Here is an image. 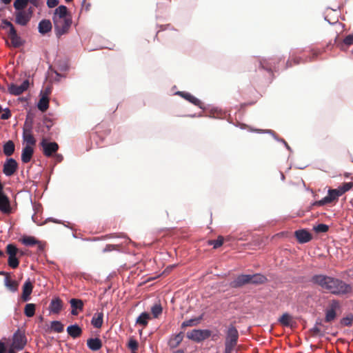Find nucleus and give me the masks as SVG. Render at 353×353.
<instances>
[{"label":"nucleus","instance_id":"7c9ffc66","mask_svg":"<svg viewBox=\"0 0 353 353\" xmlns=\"http://www.w3.org/2000/svg\"><path fill=\"white\" fill-rule=\"evenodd\" d=\"M103 322V312L96 313L91 321L92 325L96 328L101 327Z\"/></svg>","mask_w":353,"mask_h":353},{"label":"nucleus","instance_id":"e433bc0d","mask_svg":"<svg viewBox=\"0 0 353 353\" xmlns=\"http://www.w3.org/2000/svg\"><path fill=\"white\" fill-rule=\"evenodd\" d=\"M202 319V316L193 318L187 321H185L181 324V328L184 329L187 327H192L198 325Z\"/></svg>","mask_w":353,"mask_h":353},{"label":"nucleus","instance_id":"5fc2aeb1","mask_svg":"<svg viewBox=\"0 0 353 353\" xmlns=\"http://www.w3.org/2000/svg\"><path fill=\"white\" fill-rule=\"evenodd\" d=\"M6 350V348L4 343L0 341V353H5Z\"/></svg>","mask_w":353,"mask_h":353},{"label":"nucleus","instance_id":"39448f33","mask_svg":"<svg viewBox=\"0 0 353 353\" xmlns=\"http://www.w3.org/2000/svg\"><path fill=\"white\" fill-rule=\"evenodd\" d=\"M34 13L32 7L28 8L26 10L15 11L14 22L21 26H26L30 22Z\"/></svg>","mask_w":353,"mask_h":353},{"label":"nucleus","instance_id":"f8f14e48","mask_svg":"<svg viewBox=\"0 0 353 353\" xmlns=\"http://www.w3.org/2000/svg\"><path fill=\"white\" fill-rule=\"evenodd\" d=\"M18 169L17 162L12 158L7 159L3 164V172L7 176H12Z\"/></svg>","mask_w":353,"mask_h":353},{"label":"nucleus","instance_id":"f3484780","mask_svg":"<svg viewBox=\"0 0 353 353\" xmlns=\"http://www.w3.org/2000/svg\"><path fill=\"white\" fill-rule=\"evenodd\" d=\"M5 276L4 278V285L8 290H9L12 292H15L18 290L19 283L15 280H12L10 279V274L6 272V274H2Z\"/></svg>","mask_w":353,"mask_h":353},{"label":"nucleus","instance_id":"13d9d810","mask_svg":"<svg viewBox=\"0 0 353 353\" xmlns=\"http://www.w3.org/2000/svg\"><path fill=\"white\" fill-rule=\"evenodd\" d=\"M15 350H16L15 348H13V347H11L10 349L9 350V351H8V353H16Z\"/></svg>","mask_w":353,"mask_h":353},{"label":"nucleus","instance_id":"cd10ccee","mask_svg":"<svg viewBox=\"0 0 353 353\" xmlns=\"http://www.w3.org/2000/svg\"><path fill=\"white\" fill-rule=\"evenodd\" d=\"M68 334L72 338L79 337L82 334V329L77 324L70 325L67 327Z\"/></svg>","mask_w":353,"mask_h":353},{"label":"nucleus","instance_id":"f03ea898","mask_svg":"<svg viewBox=\"0 0 353 353\" xmlns=\"http://www.w3.org/2000/svg\"><path fill=\"white\" fill-rule=\"evenodd\" d=\"M56 36L59 38L66 34L71 25L72 18L65 6H59L54 10L52 16Z\"/></svg>","mask_w":353,"mask_h":353},{"label":"nucleus","instance_id":"473e14b6","mask_svg":"<svg viewBox=\"0 0 353 353\" xmlns=\"http://www.w3.org/2000/svg\"><path fill=\"white\" fill-rule=\"evenodd\" d=\"M293 321L292 316L288 313H284L282 316L279 319V323L285 327L292 326V323Z\"/></svg>","mask_w":353,"mask_h":353},{"label":"nucleus","instance_id":"72a5a7b5","mask_svg":"<svg viewBox=\"0 0 353 353\" xmlns=\"http://www.w3.org/2000/svg\"><path fill=\"white\" fill-rule=\"evenodd\" d=\"M150 319V315L148 312L141 313L137 319L136 323L146 327L148 324V321Z\"/></svg>","mask_w":353,"mask_h":353},{"label":"nucleus","instance_id":"bb28decb","mask_svg":"<svg viewBox=\"0 0 353 353\" xmlns=\"http://www.w3.org/2000/svg\"><path fill=\"white\" fill-rule=\"evenodd\" d=\"M88 347L92 351H97L102 347V342L99 338H90L87 341Z\"/></svg>","mask_w":353,"mask_h":353},{"label":"nucleus","instance_id":"423d86ee","mask_svg":"<svg viewBox=\"0 0 353 353\" xmlns=\"http://www.w3.org/2000/svg\"><path fill=\"white\" fill-rule=\"evenodd\" d=\"M341 194L337 189H329L327 195L319 201H316L312 203L313 206H322L330 203H336Z\"/></svg>","mask_w":353,"mask_h":353},{"label":"nucleus","instance_id":"79ce46f5","mask_svg":"<svg viewBox=\"0 0 353 353\" xmlns=\"http://www.w3.org/2000/svg\"><path fill=\"white\" fill-rule=\"evenodd\" d=\"M223 241L224 238L222 236H219L216 240L208 241V245H212L214 249H217L223 245Z\"/></svg>","mask_w":353,"mask_h":353},{"label":"nucleus","instance_id":"09e8293b","mask_svg":"<svg viewBox=\"0 0 353 353\" xmlns=\"http://www.w3.org/2000/svg\"><path fill=\"white\" fill-rule=\"evenodd\" d=\"M118 248H119V245L108 244V245H106V246L103 249V252H111L112 250H118Z\"/></svg>","mask_w":353,"mask_h":353},{"label":"nucleus","instance_id":"7ed1b4c3","mask_svg":"<svg viewBox=\"0 0 353 353\" xmlns=\"http://www.w3.org/2000/svg\"><path fill=\"white\" fill-rule=\"evenodd\" d=\"M225 350L224 353H232L235 347L237 345L239 340V332L236 327L231 323L227 327L225 332Z\"/></svg>","mask_w":353,"mask_h":353},{"label":"nucleus","instance_id":"49530a36","mask_svg":"<svg viewBox=\"0 0 353 353\" xmlns=\"http://www.w3.org/2000/svg\"><path fill=\"white\" fill-rule=\"evenodd\" d=\"M328 230H329L328 225L323 224V223L319 224L316 226L314 227V230L317 233L326 232L328 231Z\"/></svg>","mask_w":353,"mask_h":353},{"label":"nucleus","instance_id":"0e129e2a","mask_svg":"<svg viewBox=\"0 0 353 353\" xmlns=\"http://www.w3.org/2000/svg\"><path fill=\"white\" fill-rule=\"evenodd\" d=\"M50 127H51V125H50V124H49V125H48H48H46V128H47V129H48V130H50Z\"/></svg>","mask_w":353,"mask_h":353},{"label":"nucleus","instance_id":"4be33fe9","mask_svg":"<svg viewBox=\"0 0 353 353\" xmlns=\"http://www.w3.org/2000/svg\"><path fill=\"white\" fill-rule=\"evenodd\" d=\"M183 337L184 335L182 332L176 334H172L168 341V346L171 349L177 347L182 342Z\"/></svg>","mask_w":353,"mask_h":353},{"label":"nucleus","instance_id":"5701e85b","mask_svg":"<svg viewBox=\"0 0 353 353\" xmlns=\"http://www.w3.org/2000/svg\"><path fill=\"white\" fill-rule=\"evenodd\" d=\"M70 303L72 307L71 314L74 316H77L79 314V311L83 310V302L81 299H72L70 301Z\"/></svg>","mask_w":353,"mask_h":353},{"label":"nucleus","instance_id":"4c0bfd02","mask_svg":"<svg viewBox=\"0 0 353 353\" xmlns=\"http://www.w3.org/2000/svg\"><path fill=\"white\" fill-rule=\"evenodd\" d=\"M28 3V0H15L13 6L16 11L26 10Z\"/></svg>","mask_w":353,"mask_h":353},{"label":"nucleus","instance_id":"a211bd4d","mask_svg":"<svg viewBox=\"0 0 353 353\" xmlns=\"http://www.w3.org/2000/svg\"><path fill=\"white\" fill-rule=\"evenodd\" d=\"M63 303L59 297H55L51 300L49 310L51 313L59 314L63 309Z\"/></svg>","mask_w":353,"mask_h":353},{"label":"nucleus","instance_id":"20e7f679","mask_svg":"<svg viewBox=\"0 0 353 353\" xmlns=\"http://www.w3.org/2000/svg\"><path fill=\"white\" fill-rule=\"evenodd\" d=\"M2 28L3 29L9 28L8 32V37L11 41V43L12 46L14 48H19L22 46L23 42L21 37L17 34V30L14 27L13 24L8 21L7 19H4L2 21Z\"/></svg>","mask_w":353,"mask_h":353},{"label":"nucleus","instance_id":"37998d69","mask_svg":"<svg viewBox=\"0 0 353 353\" xmlns=\"http://www.w3.org/2000/svg\"><path fill=\"white\" fill-rule=\"evenodd\" d=\"M305 62H306L305 60L302 59L301 57H295L290 60H288V61L286 63V67L287 68L292 67L294 65H298L299 63H305Z\"/></svg>","mask_w":353,"mask_h":353},{"label":"nucleus","instance_id":"6ab92c4d","mask_svg":"<svg viewBox=\"0 0 353 353\" xmlns=\"http://www.w3.org/2000/svg\"><path fill=\"white\" fill-rule=\"evenodd\" d=\"M33 289V285L30 279H28L23 285V292L21 294V299L23 301H28L30 299V294H32Z\"/></svg>","mask_w":353,"mask_h":353},{"label":"nucleus","instance_id":"aec40b11","mask_svg":"<svg viewBox=\"0 0 353 353\" xmlns=\"http://www.w3.org/2000/svg\"><path fill=\"white\" fill-rule=\"evenodd\" d=\"M178 95L181 97L182 98L185 99V100L188 101L191 103L194 104V105H196L199 108H202V102L196 98L194 96L192 95L189 92H183V91H179L176 93Z\"/></svg>","mask_w":353,"mask_h":353},{"label":"nucleus","instance_id":"f704fd0d","mask_svg":"<svg viewBox=\"0 0 353 353\" xmlns=\"http://www.w3.org/2000/svg\"><path fill=\"white\" fill-rule=\"evenodd\" d=\"M14 152V144L12 141H7L3 145V153L5 155L10 157Z\"/></svg>","mask_w":353,"mask_h":353},{"label":"nucleus","instance_id":"393cba45","mask_svg":"<svg viewBox=\"0 0 353 353\" xmlns=\"http://www.w3.org/2000/svg\"><path fill=\"white\" fill-rule=\"evenodd\" d=\"M34 153V150L32 146L26 145L23 148L21 153V161L24 163H27L30 161Z\"/></svg>","mask_w":353,"mask_h":353},{"label":"nucleus","instance_id":"c756f323","mask_svg":"<svg viewBox=\"0 0 353 353\" xmlns=\"http://www.w3.org/2000/svg\"><path fill=\"white\" fill-rule=\"evenodd\" d=\"M21 242L26 246H33L39 244L40 249H42V246L40 245V242L37 240L34 236H24L21 239Z\"/></svg>","mask_w":353,"mask_h":353},{"label":"nucleus","instance_id":"bf43d9fd","mask_svg":"<svg viewBox=\"0 0 353 353\" xmlns=\"http://www.w3.org/2000/svg\"><path fill=\"white\" fill-rule=\"evenodd\" d=\"M12 0H1V1L5 4H9Z\"/></svg>","mask_w":353,"mask_h":353},{"label":"nucleus","instance_id":"1a4fd4ad","mask_svg":"<svg viewBox=\"0 0 353 353\" xmlns=\"http://www.w3.org/2000/svg\"><path fill=\"white\" fill-rule=\"evenodd\" d=\"M19 250L14 245H7L6 253L8 254V264L10 268L13 269L17 268L19 264V261L17 258V254Z\"/></svg>","mask_w":353,"mask_h":353},{"label":"nucleus","instance_id":"58836bf2","mask_svg":"<svg viewBox=\"0 0 353 353\" xmlns=\"http://www.w3.org/2000/svg\"><path fill=\"white\" fill-rule=\"evenodd\" d=\"M50 327L52 330L57 333H61L64 330L63 324L59 321H52Z\"/></svg>","mask_w":353,"mask_h":353},{"label":"nucleus","instance_id":"2f4dec72","mask_svg":"<svg viewBox=\"0 0 353 353\" xmlns=\"http://www.w3.org/2000/svg\"><path fill=\"white\" fill-rule=\"evenodd\" d=\"M273 61L274 60L272 59L260 60V66L261 68L268 71H272L273 69L276 68L275 63Z\"/></svg>","mask_w":353,"mask_h":353},{"label":"nucleus","instance_id":"052dcab7","mask_svg":"<svg viewBox=\"0 0 353 353\" xmlns=\"http://www.w3.org/2000/svg\"><path fill=\"white\" fill-rule=\"evenodd\" d=\"M173 353H185L183 350H178L174 351Z\"/></svg>","mask_w":353,"mask_h":353},{"label":"nucleus","instance_id":"c85d7f7f","mask_svg":"<svg viewBox=\"0 0 353 353\" xmlns=\"http://www.w3.org/2000/svg\"><path fill=\"white\" fill-rule=\"evenodd\" d=\"M249 283L252 284H262L266 282L267 279L265 276L261 274H248Z\"/></svg>","mask_w":353,"mask_h":353},{"label":"nucleus","instance_id":"de8ad7c7","mask_svg":"<svg viewBox=\"0 0 353 353\" xmlns=\"http://www.w3.org/2000/svg\"><path fill=\"white\" fill-rule=\"evenodd\" d=\"M128 347L132 350V352H136L138 350L139 343L135 339H130L128 342Z\"/></svg>","mask_w":353,"mask_h":353},{"label":"nucleus","instance_id":"e2e57ef3","mask_svg":"<svg viewBox=\"0 0 353 353\" xmlns=\"http://www.w3.org/2000/svg\"><path fill=\"white\" fill-rule=\"evenodd\" d=\"M0 193H4L3 192V185H2V184L1 183H0Z\"/></svg>","mask_w":353,"mask_h":353},{"label":"nucleus","instance_id":"a19ab883","mask_svg":"<svg viewBox=\"0 0 353 353\" xmlns=\"http://www.w3.org/2000/svg\"><path fill=\"white\" fill-rule=\"evenodd\" d=\"M163 312L162 306L160 303H156L151 307V312L154 318H158Z\"/></svg>","mask_w":353,"mask_h":353},{"label":"nucleus","instance_id":"9d476101","mask_svg":"<svg viewBox=\"0 0 353 353\" xmlns=\"http://www.w3.org/2000/svg\"><path fill=\"white\" fill-rule=\"evenodd\" d=\"M27 343V339L25 334L19 330L17 331L12 337V343L11 347L19 351L24 348Z\"/></svg>","mask_w":353,"mask_h":353},{"label":"nucleus","instance_id":"69168bd1","mask_svg":"<svg viewBox=\"0 0 353 353\" xmlns=\"http://www.w3.org/2000/svg\"><path fill=\"white\" fill-rule=\"evenodd\" d=\"M4 256L3 252L1 250H0V256Z\"/></svg>","mask_w":353,"mask_h":353},{"label":"nucleus","instance_id":"4d7b16f0","mask_svg":"<svg viewBox=\"0 0 353 353\" xmlns=\"http://www.w3.org/2000/svg\"><path fill=\"white\" fill-rule=\"evenodd\" d=\"M319 54V51H316V50L313 51L312 57L310 58V61H311L314 60L318 56Z\"/></svg>","mask_w":353,"mask_h":353},{"label":"nucleus","instance_id":"9b49d317","mask_svg":"<svg viewBox=\"0 0 353 353\" xmlns=\"http://www.w3.org/2000/svg\"><path fill=\"white\" fill-rule=\"evenodd\" d=\"M40 145L43 148V154L48 157H51L59 150V145L56 142H48L45 138L42 139Z\"/></svg>","mask_w":353,"mask_h":353},{"label":"nucleus","instance_id":"dca6fc26","mask_svg":"<svg viewBox=\"0 0 353 353\" xmlns=\"http://www.w3.org/2000/svg\"><path fill=\"white\" fill-rule=\"evenodd\" d=\"M294 235L300 243H305L312 239V234L306 230H299L294 232Z\"/></svg>","mask_w":353,"mask_h":353},{"label":"nucleus","instance_id":"412c9836","mask_svg":"<svg viewBox=\"0 0 353 353\" xmlns=\"http://www.w3.org/2000/svg\"><path fill=\"white\" fill-rule=\"evenodd\" d=\"M249 283V275L248 274H241L238 276L233 281L230 283L232 288H240L245 284Z\"/></svg>","mask_w":353,"mask_h":353},{"label":"nucleus","instance_id":"f257e3e1","mask_svg":"<svg viewBox=\"0 0 353 353\" xmlns=\"http://www.w3.org/2000/svg\"><path fill=\"white\" fill-rule=\"evenodd\" d=\"M310 281L323 290L336 295H344L352 292L351 285L337 278L325 274H315L311 277Z\"/></svg>","mask_w":353,"mask_h":353},{"label":"nucleus","instance_id":"c9c22d12","mask_svg":"<svg viewBox=\"0 0 353 353\" xmlns=\"http://www.w3.org/2000/svg\"><path fill=\"white\" fill-rule=\"evenodd\" d=\"M37 107H38L39 110H41V112H46L49 107L48 97L46 96H43L40 99V100L38 103Z\"/></svg>","mask_w":353,"mask_h":353},{"label":"nucleus","instance_id":"6e6552de","mask_svg":"<svg viewBox=\"0 0 353 353\" xmlns=\"http://www.w3.org/2000/svg\"><path fill=\"white\" fill-rule=\"evenodd\" d=\"M212 334L210 330H193L187 333V337L195 342L199 343L208 339Z\"/></svg>","mask_w":353,"mask_h":353},{"label":"nucleus","instance_id":"c03bdc74","mask_svg":"<svg viewBox=\"0 0 353 353\" xmlns=\"http://www.w3.org/2000/svg\"><path fill=\"white\" fill-rule=\"evenodd\" d=\"M353 322V314H349L341 319V324L343 326H351Z\"/></svg>","mask_w":353,"mask_h":353},{"label":"nucleus","instance_id":"ddd939ff","mask_svg":"<svg viewBox=\"0 0 353 353\" xmlns=\"http://www.w3.org/2000/svg\"><path fill=\"white\" fill-rule=\"evenodd\" d=\"M23 139L26 142L27 145L32 146L36 143V139H34L32 132V124H28L27 121L25 123V126L23 131Z\"/></svg>","mask_w":353,"mask_h":353},{"label":"nucleus","instance_id":"b1692460","mask_svg":"<svg viewBox=\"0 0 353 353\" xmlns=\"http://www.w3.org/2000/svg\"><path fill=\"white\" fill-rule=\"evenodd\" d=\"M52 28V23L49 19H43L39 23L38 30L41 34L50 32Z\"/></svg>","mask_w":353,"mask_h":353},{"label":"nucleus","instance_id":"2eb2a0df","mask_svg":"<svg viewBox=\"0 0 353 353\" xmlns=\"http://www.w3.org/2000/svg\"><path fill=\"white\" fill-rule=\"evenodd\" d=\"M29 87V81L25 80L21 85L12 84L9 88V92L10 94L14 95H20L24 91H26Z\"/></svg>","mask_w":353,"mask_h":353},{"label":"nucleus","instance_id":"3c124183","mask_svg":"<svg viewBox=\"0 0 353 353\" xmlns=\"http://www.w3.org/2000/svg\"><path fill=\"white\" fill-rule=\"evenodd\" d=\"M10 117H11V112H10V110L7 108L4 110V112L1 115V119L6 120V119H8Z\"/></svg>","mask_w":353,"mask_h":353},{"label":"nucleus","instance_id":"864d4df0","mask_svg":"<svg viewBox=\"0 0 353 353\" xmlns=\"http://www.w3.org/2000/svg\"><path fill=\"white\" fill-rule=\"evenodd\" d=\"M41 0H28V1L31 3L33 6L37 8L40 5Z\"/></svg>","mask_w":353,"mask_h":353},{"label":"nucleus","instance_id":"603ef678","mask_svg":"<svg viewBox=\"0 0 353 353\" xmlns=\"http://www.w3.org/2000/svg\"><path fill=\"white\" fill-rule=\"evenodd\" d=\"M59 4L58 0H47V6L50 8H53Z\"/></svg>","mask_w":353,"mask_h":353},{"label":"nucleus","instance_id":"ea45409f","mask_svg":"<svg viewBox=\"0 0 353 353\" xmlns=\"http://www.w3.org/2000/svg\"><path fill=\"white\" fill-rule=\"evenodd\" d=\"M36 306L34 303H28L24 308V314L28 317H32L35 314Z\"/></svg>","mask_w":353,"mask_h":353},{"label":"nucleus","instance_id":"0eeeda50","mask_svg":"<svg viewBox=\"0 0 353 353\" xmlns=\"http://www.w3.org/2000/svg\"><path fill=\"white\" fill-rule=\"evenodd\" d=\"M340 303L338 300L333 299L330 301L325 311V321L330 323L336 318V311L340 308Z\"/></svg>","mask_w":353,"mask_h":353},{"label":"nucleus","instance_id":"680f3d73","mask_svg":"<svg viewBox=\"0 0 353 353\" xmlns=\"http://www.w3.org/2000/svg\"><path fill=\"white\" fill-rule=\"evenodd\" d=\"M283 143H285V146L287 147V148H288V150H290V146L288 145V144L286 143V141H284V140H283Z\"/></svg>","mask_w":353,"mask_h":353},{"label":"nucleus","instance_id":"8fccbe9b","mask_svg":"<svg viewBox=\"0 0 353 353\" xmlns=\"http://www.w3.org/2000/svg\"><path fill=\"white\" fill-rule=\"evenodd\" d=\"M343 43L347 46L353 44V35L349 34L343 39Z\"/></svg>","mask_w":353,"mask_h":353},{"label":"nucleus","instance_id":"774afa93","mask_svg":"<svg viewBox=\"0 0 353 353\" xmlns=\"http://www.w3.org/2000/svg\"><path fill=\"white\" fill-rule=\"evenodd\" d=\"M67 3L71 2L72 0H65Z\"/></svg>","mask_w":353,"mask_h":353},{"label":"nucleus","instance_id":"a18cd8bd","mask_svg":"<svg viewBox=\"0 0 353 353\" xmlns=\"http://www.w3.org/2000/svg\"><path fill=\"white\" fill-rule=\"evenodd\" d=\"M352 183H344L336 189L338 190L339 194L342 196L344 193L350 190L352 188Z\"/></svg>","mask_w":353,"mask_h":353},{"label":"nucleus","instance_id":"a878e982","mask_svg":"<svg viewBox=\"0 0 353 353\" xmlns=\"http://www.w3.org/2000/svg\"><path fill=\"white\" fill-rule=\"evenodd\" d=\"M321 327H323L321 321H316L314 326L310 330L311 336L313 337L324 336L325 331L322 330Z\"/></svg>","mask_w":353,"mask_h":353},{"label":"nucleus","instance_id":"338daca9","mask_svg":"<svg viewBox=\"0 0 353 353\" xmlns=\"http://www.w3.org/2000/svg\"><path fill=\"white\" fill-rule=\"evenodd\" d=\"M1 274H6V272L0 271V275H1Z\"/></svg>","mask_w":353,"mask_h":353},{"label":"nucleus","instance_id":"6e6d98bb","mask_svg":"<svg viewBox=\"0 0 353 353\" xmlns=\"http://www.w3.org/2000/svg\"><path fill=\"white\" fill-rule=\"evenodd\" d=\"M54 157L57 162H61L63 159V156L60 154H56Z\"/></svg>","mask_w":353,"mask_h":353},{"label":"nucleus","instance_id":"4468645a","mask_svg":"<svg viewBox=\"0 0 353 353\" xmlns=\"http://www.w3.org/2000/svg\"><path fill=\"white\" fill-rule=\"evenodd\" d=\"M0 212L6 214L12 212L10 199L5 193H0Z\"/></svg>","mask_w":353,"mask_h":353}]
</instances>
